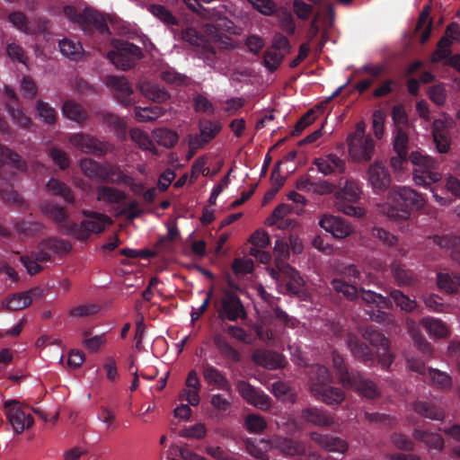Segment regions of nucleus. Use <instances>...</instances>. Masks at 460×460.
Returning a JSON list of instances; mask_svg holds the SVG:
<instances>
[{"instance_id": "nucleus-1", "label": "nucleus", "mask_w": 460, "mask_h": 460, "mask_svg": "<svg viewBox=\"0 0 460 460\" xmlns=\"http://www.w3.org/2000/svg\"><path fill=\"white\" fill-rule=\"evenodd\" d=\"M391 206L387 209V217L394 220H406L412 210L420 209L424 205V199L414 190L406 186H395L390 193Z\"/></svg>"}, {"instance_id": "nucleus-2", "label": "nucleus", "mask_w": 460, "mask_h": 460, "mask_svg": "<svg viewBox=\"0 0 460 460\" xmlns=\"http://www.w3.org/2000/svg\"><path fill=\"white\" fill-rule=\"evenodd\" d=\"M410 162L413 164V181L416 185L429 187L441 180L439 163L428 155L413 151L410 155Z\"/></svg>"}, {"instance_id": "nucleus-3", "label": "nucleus", "mask_w": 460, "mask_h": 460, "mask_svg": "<svg viewBox=\"0 0 460 460\" xmlns=\"http://www.w3.org/2000/svg\"><path fill=\"white\" fill-rule=\"evenodd\" d=\"M65 15L73 22L77 23L88 35L98 31L102 34H110V29L102 13L92 8L85 7L82 12L72 5L64 7Z\"/></svg>"}, {"instance_id": "nucleus-4", "label": "nucleus", "mask_w": 460, "mask_h": 460, "mask_svg": "<svg viewBox=\"0 0 460 460\" xmlns=\"http://www.w3.org/2000/svg\"><path fill=\"white\" fill-rule=\"evenodd\" d=\"M33 408L18 400H7L4 402V411L8 425L15 435H21L34 424Z\"/></svg>"}, {"instance_id": "nucleus-5", "label": "nucleus", "mask_w": 460, "mask_h": 460, "mask_svg": "<svg viewBox=\"0 0 460 460\" xmlns=\"http://www.w3.org/2000/svg\"><path fill=\"white\" fill-rule=\"evenodd\" d=\"M349 153L356 162H368L375 151V141L370 135H365L364 122H358L353 133L347 137Z\"/></svg>"}, {"instance_id": "nucleus-6", "label": "nucleus", "mask_w": 460, "mask_h": 460, "mask_svg": "<svg viewBox=\"0 0 460 460\" xmlns=\"http://www.w3.org/2000/svg\"><path fill=\"white\" fill-rule=\"evenodd\" d=\"M113 46L114 49L109 51L108 58L122 70L132 68L144 56L141 48L128 40H115Z\"/></svg>"}, {"instance_id": "nucleus-7", "label": "nucleus", "mask_w": 460, "mask_h": 460, "mask_svg": "<svg viewBox=\"0 0 460 460\" xmlns=\"http://www.w3.org/2000/svg\"><path fill=\"white\" fill-rule=\"evenodd\" d=\"M218 318L222 321L237 322L239 319L244 320L247 313L244 305L234 290L228 288L222 289V297L215 302Z\"/></svg>"}, {"instance_id": "nucleus-8", "label": "nucleus", "mask_w": 460, "mask_h": 460, "mask_svg": "<svg viewBox=\"0 0 460 460\" xmlns=\"http://www.w3.org/2000/svg\"><path fill=\"white\" fill-rule=\"evenodd\" d=\"M84 215L87 218L79 225L75 222L69 225V234L74 235L78 240L84 241L88 239L91 234L102 233L106 225L111 223L107 216L98 212H92L89 215L84 212Z\"/></svg>"}, {"instance_id": "nucleus-9", "label": "nucleus", "mask_w": 460, "mask_h": 460, "mask_svg": "<svg viewBox=\"0 0 460 460\" xmlns=\"http://www.w3.org/2000/svg\"><path fill=\"white\" fill-rule=\"evenodd\" d=\"M362 338L376 349L378 362L383 368L388 369L394 362V356L390 351L389 340L381 332L367 326L361 331Z\"/></svg>"}, {"instance_id": "nucleus-10", "label": "nucleus", "mask_w": 460, "mask_h": 460, "mask_svg": "<svg viewBox=\"0 0 460 460\" xmlns=\"http://www.w3.org/2000/svg\"><path fill=\"white\" fill-rule=\"evenodd\" d=\"M236 390L248 404L259 410L268 411L271 406L270 397L261 388L252 385L247 381L239 380L236 383Z\"/></svg>"}, {"instance_id": "nucleus-11", "label": "nucleus", "mask_w": 460, "mask_h": 460, "mask_svg": "<svg viewBox=\"0 0 460 460\" xmlns=\"http://www.w3.org/2000/svg\"><path fill=\"white\" fill-rule=\"evenodd\" d=\"M199 134L189 135V147L197 150L208 144L220 132L222 127L219 121L200 119L199 123Z\"/></svg>"}, {"instance_id": "nucleus-12", "label": "nucleus", "mask_w": 460, "mask_h": 460, "mask_svg": "<svg viewBox=\"0 0 460 460\" xmlns=\"http://www.w3.org/2000/svg\"><path fill=\"white\" fill-rule=\"evenodd\" d=\"M69 142L80 151L96 156H103L109 150V146L107 143L102 142L97 137L88 134H73L69 137Z\"/></svg>"}, {"instance_id": "nucleus-13", "label": "nucleus", "mask_w": 460, "mask_h": 460, "mask_svg": "<svg viewBox=\"0 0 460 460\" xmlns=\"http://www.w3.org/2000/svg\"><path fill=\"white\" fill-rule=\"evenodd\" d=\"M367 178L373 192L376 194H382L386 191L392 181L387 168L381 162H375L369 165Z\"/></svg>"}, {"instance_id": "nucleus-14", "label": "nucleus", "mask_w": 460, "mask_h": 460, "mask_svg": "<svg viewBox=\"0 0 460 460\" xmlns=\"http://www.w3.org/2000/svg\"><path fill=\"white\" fill-rule=\"evenodd\" d=\"M275 263L276 267L282 272L281 283L286 284L288 293L299 296L305 286V281L299 272L279 259H277Z\"/></svg>"}, {"instance_id": "nucleus-15", "label": "nucleus", "mask_w": 460, "mask_h": 460, "mask_svg": "<svg viewBox=\"0 0 460 460\" xmlns=\"http://www.w3.org/2000/svg\"><path fill=\"white\" fill-rule=\"evenodd\" d=\"M271 449L279 451L286 456H301L305 454V446L303 442L282 436H272L268 439Z\"/></svg>"}, {"instance_id": "nucleus-16", "label": "nucleus", "mask_w": 460, "mask_h": 460, "mask_svg": "<svg viewBox=\"0 0 460 460\" xmlns=\"http://www.w3.org/2000/svg\"><path fill=\"white\" fill-rule=\"evenodd\" d=\"M105 82L114 91V96L118 102L124 107L133 104L131 98L133 89L125 76L109 75Z\"/></svg>"}, {"instance_id": "nucleus-17", "label": "nucleus", "mask_w": 460, "mask_h": 460, "mask_svg": "<svg viewBox=\"0 0 460 460\" xmlns=\"http://www.w3.org/2000/svg\"><path fill=\"white\" fill-rule=\"evenodd\" d=\"M319 225L338 239L345 238L353 232L352 226L345 219L332 215H323Z\"/></svg>"}, {"instance_id": "nucleus-18", "label": "nucleus", "mask_w": 460, "mask_h": 460, "mask_svg": "<svg viewBox=\"0 0 460 460\" xmlns=\"http://www.w3.org/2000/svg\"><path fill=\"white\" fill-rule=\"evenodd\" d=\"M313 164L317 167L319 172L324 176L343 173L346 170V162L336 154H329L314 158Z\"/></svg>"}, {"instance_id": "nucleus-19", "label": "nucleus", "mask_w": 460, "mask_h": 460, "mask_svg": "<svg viewBox=\"0 0 460 460\" xmlns=\"http://www.w3.org/2000/svg\"><path fill=\"white\" fill-rule=\"evenodd\" d=\"M351 354L367 366H371L375 362V354L372 349L354 333H348L345 339Z\"/></svg>"}, {"instance_id": "nucleus-20", "label": "nucleus", "mask_w": 460, "mask_h": 460, "mask_svg": "<svg viewBox=\"0 0 460 460\" xmlns=\"http://www.w3.org/2000/svg\"><path fill=\"white\" fill-rule=\"evenodd\" d=\"M309 389L313 395L319 394L320 389L332 381L329 369L322 365H313L309 368Z\"/></svg>"}, {"instance_id": "nucleus-21", "label": "nucleus", "mask_w": 460, "mask_h": 460, "mask_svg": "<svg viewBox=\"0 0 460 460\" xmlns=\"http://www.w3.org/2000/svg\"><path fill=\"white\" fill-rule=\"evenodd\" d=\"M311 438L319 447L329 452L344 454L349 448V445L344 439L332 435L313 432Z\"/></svg>"}, {"instance_id": "nucleus-22", "label": "nucleus", "mask_w": 460, "mask_h": 460, "mask_svg": "<svg viewBox=\"0 0 460 460\" xmlns=\"http://www.w3.org/2000/svg\"><path fill=\"white\" fill-rule=\"evenodd\" d=\"M344 387L354 389L368 399H375L379 396L376 385L372 381L364 378L358 372L349 380Z\"/></svg>"}, {"instance_id": "nucleus-23", "label": "nucleus", "mask_w": 460, "mask_h": 460, "mask_svg": "<svg viewBox=\"0 0 460 460\" xmlns=\"http://www.w3.org/2000/svg\"><path fill=\"white\" fill-rule=\"evenodd\" d=\"M41 210L45 216L53 219L62 230L69 234V225L74 222L68 220L64 208L56 203L45 201L41 204Z\"/></svg>"}, {"instance_id": "nucleus-24", "label": "nucleus", "mask_w": 460, "mask_h": 460, "mask_svg": "<svg viewBox=\"0 0 460 460\" xmlns=\"http://www.w3.org/2000/svg\"><path fill=\"white\" fill-rule=\"evenodd\" d=\"M189 389H185L181 394V400L187 401L190 405L197 406L199 403L200 381L195 370H190L185 382Z\"/></svg>"}, {"instance_id": "nucleus-25", "label": "nucleus", "mask_w": 460, "mask_h": 460, "mask_svg": "<svg viewBox=\"0 0 460 460\" xmlns=\"http://www.w3.org/2000/svg\"><path fill=\"white\" fill-rule=\"evenodd\" d=\"M201 368L204 380L209 385L217 386L218 389L225 391L230 390L229 381L223 372L208 363L203 364Z\"/></svg>"}, {"instance_id": "nucleus-26", "label": "nucleus", "mask_w": 460, "mask_h": 460, "mask_svg": "<svg viewBox=\"0 0 460 460\" xmlns=\"http://www.w3.org/2000/svg\"><path fill=\"white\" fill-rule=\"evenodd\" d=\"M301 417L305 421L321 427H329L334 423V419L331 414L317 407L304 409Z\"/></svg>"}, {"instance_id": "nucleus-27", "label": "nucleus", "mask_w": 460, "mask_h": 460, "mask_svg": "<svg viewBox=\"0 0 460 460\" xmlns=\"http://www.w3.org/2000/svg\"><path fill=\"white\" fill-rule=\"evenodd\" d=\"M412 410L420 416L433 420H443L445 419V411L436 404L417 400L412 402Z\"/></svg>"}, {"instance_id": "nucleus-28", "label": "nucleus", "mask_w": 460, "mask_h": 460, "mask_svg": "<svg viewBox=\"0 0 460 460\" xmlns=\"http://www.w3.org/2000/svg\"><path fill=\"white\" fill-rule=\"evenodd\" d=\"M128 177L120 168L110 163H102L98 180L102 182L119 184L127 182Z\"/></svg>"}, {"instance_id": "nucleus-29", "label": "nucleus", "mask_w": 460, "mask_h": 460, "mask_svg": "<svg viewBox=\"0 0 460 460\" xmlns=\"http://www.w3.org/2000/svg\"><path fill=\"white\" fill-rule=\"evenodd\" d=\"M213 343L224 358L234 363H238L241 360L240 352L229 343L226 337L222 333H216L213 336Z\"/></svg>"}, {"instance_id": "nucleus-30", "label": "nucleus", "mask_w": 460, "mask_h": 460, "mask_svg": "<svg viewBox=\"0 0 460 460\" xmlns=\"http://www.w3.org/2000/svg\"><path fill=\"white\" fill-rule=\"evenodd\" d=\"M341 185V182L340 183ZM362 190L358 181L354 180H346L343 186L335 192L336 200H348L357 203L361 196Z\"/></svg>"}, {"instance_id": "nucleus-31", "label": "nucleus", "mask_w": 460, "mask_h": 460, "mask_svg": "<svg viewBox=\"0 0 460 460\" xmlns=\"http://www.w3.org/2000/svg\"><path fill=\"white\" fill-rule=\"evenodd\" d=\"M412 438L423 443L429 449L441 451L444 447V438L438 433L429 432L420 429H414Z\"/></svg>"}, {"instance_id": "nucleus-32", "label": "nucleus", "mask_w": 460, "mask_h": 460, "mask_svg": "<svg viewBox=\"0 0 460 460\" xmlns=\"http://www.w3.org/2000/svg\"><path fill=\"white\" fill-rule=\"evenodd\" d=\"M9 164L21 172H26L28 165L22 156L10 148L0 144V167Z\"/></svg>"}, {"instance_id": "nucleus-33", "label": "nucleus", "mask_w": 460, "mask_h": 460, "mask_svg": "<svg viewBox=\"0 0 460 460\" xmlns=\"http://www.w3.org/2000/svg\"><path fill=\"white\" fill-rule=\"evenodd\" d=\"M434 243L441 248L450 250L452 260L460 265V236L435 235Z\"/></svg>"}, {"instance_id": "nucleus-34", "label": "nucleus", "mask_w": 460, "mask_h": 460, "mask_svg": "<svg viewBox=\"0 0 460 460\" xmlns=\"http://www.w3.org/2000/svg\"><path fill=\"white\" fill-rule=\"evenodd\" d=\"M96 198L108 204H119L127 199V194L116 188L102 185L96 189Z\"/></svg>"}, {"instance_id": "nucleus-35", "label": "nucleus", "mask_w": 460, "mask_h": 460, "mask_svg": "<svg viewBox=\"0 0 460 460\" xmlns=\"http://www.w3.org/2000/svg\"><path fill=\"white\" fill-rule=\"evenodd\" d=\"M138 89L145 97L156 102H164L170 98L167 91L148 81L140 82Z\"/></svg>"}, {"instance_id": "nucleus-36", "label": "nucleus", "mask_w": 460, "mask_h": 460, "mask_svg": "<svg viewBox=\"0 0 460 460\" xmlns=\"http://www.w3.org/2000/svg\"><path fill=\"white\" fill-rule=\"evenodd\" d=\"M420 324L429 335H432L435 338L442 339L449 335V329L447 325L440 319L424 317L420 320Z\"/></svg>"}, {"instance_id": "nucleus-37", "label": "nucleus", "mask_w": 460, "mask_h": 460, "mask_svg": "<svg viewBox=\"0 0 460 460\" xmlns=\"http://www.w3.org/2000/svg\"><path fill=\"white\" fill-rule=\"evenodd\" d=\"M359 294L362 300L367 305V308L372 307L373 305H376V307L379 308H393L392 300L381 294L376 293L372 290L365 289L363 288L358 291V295Z\"/></svg>"}, {"instance_id": "nucleus-38", "label": "nucleus", "mask_w": 460, "mask_h": 460, "mask_svg": "<svg viewBox=\"0 0 460 460\" xmlns=\"http://www.w3.org/2000/svg\"><path fill=\"white\" fill-rule=\"evenodd\" d=\"M314 396L328 405H338L345 398L344 392L341 389L331 386L330 384L320 389L319 394Z\"/></svg>"}, {"instance_id": "nucleus-39", "label": "nucleus", "mask_w": 460, "mask_h": 460, "mask_svg": "<svg viewBox=\"0 0 460 460\" xmlns=\"http://www.w3.org/2000/svg\"><path fill=\"white\" fill-rule=\"evenodd\" d=\"M63 115L79 124L88 119L87 111L78 103L72 100L66 101L62 106Z\"/></svg>"}, {"instance_id": "nucleus-40", "label": "nucleus", "mask_w": 460, "mask_h": 460, "mask_svg": "<svg viewBox=\"0 0 460 460\" xmlns=\"http://www.w3.org/2000/svg\"><path fill=\"white\" fill-rule=\"evenodd\" d=\"M46 187L52 194L63 198L66 203L71 205L75 204V197L71 189L60 180L50 178Z\"/></svg>"}, {"instance_id": "nucleus-41", "label": "nucleus", "mask_w": 460, "mask_h": 460, "mask_svg": "<svg viewBox=\"0 0 460 460\" xmlns=\"http://www.w3.org/2000/svg\"><path fill=\"white\" fill-rule=\"evenodd\" d=\"M33 292L34 290L31 289L27 292L14 294L3 301L2 305L9 311L22 310L31 304V294Z\"/></svg>"}, {"instance_id": "nucleus-42", "label": "nucleus", "mask_w": 460, "mask_h": 460, "mask_svg": "<svg viewBox=\"0 0 460 460\" xmlns=\"http://www.w3.org/2000/svg\"><path fill=\"white\" fill-rule=\"evenodd\" d=\"M102 121L114 131L119 139L125 140L127 138V122L122 118L106 112L102 115Z\"/></svg>"}, {"instance_id": "nucleus-43", "label": "nucleus", "mask_w": 460, "mask_h": 460, "mask_svg": "<svg viewBox=\"0 0 460 460\" xmlns=\"http://www.w3.org/2000/svg\"><path fill=\"white\" fill-rule=\"evenodd\" d=\"M392 273L396 284L400 287H407L414 284L415 273L402 264H393Z\"/></svg>"}, {"instance_id": "nucleus-44", "label": "nucleus", "mask_w": 460, "mask_h": 460, "mask_svg": "<svg viewBox=\"0 0 460 460\" xmlns=\"http://www.w3.org/2000/svg\"><path fill=\"white\" fill-rule=\"evenodd\" d=\"M9 22L20 31L28 34L34 35L37 33L36 28L32 26L27 16L20 11H14L8 15Z\"/></svg>"}, {"instance_id": "nucleus-45", "label": "nucleus", "mask_w": 460, "mask_h": 460, "mask_svg": "<svg viewBox=\"0 0 460 460\" xmlns=\"http://www.w3.org/2000/svg\"><path fill=\"white\" fill-rule=\"evenodd\" d=\"M148 11L166 26L178 25L179 23L178 19L163 4H152L148 6Z\"/></svg>"}, {"instance_id": "nucleus-46", "label": "nucleus", "mask_w": 460, "mask_h": 460, "mask_svg": "<svg viewBox=\"0 0 460 460\" xmlns=\"http://www.w3.org/2000/svg\"><path fill=\"white\" fill-rule=\"evenodd\" d=\"M164 114V108L158 105L135 108V117L140 122L154 121Z\"/></svg>"}, {"instance_id": "nucleus-47", "label": "nucleus", "mask_w": 460, "mask_h": 460, "mask_svg": "<svg viewBox=\"0 0 460 460\" xmlns=\"http://www.w3.org/2000/svg\"><path fill=\"white\" fill-rule=\"evenodd\" d=\"M41 243L51 258L57 254L66 253L71 250V244L68 242L56 237L45 239Z\"/></svg>"}, {"instance_id": "nucleus-48", "label": "nucleus", "mask_w": 460, "mask_h": 460, "mask_svg": "<svg viewBox=\"0 0 460 460\" xmlns=\"http://www.w3.org/2000/svg\"><path fill=\"white\" fill-rule=\"evenodd\" d=\"M438 286L447 293L456 292L460 288V272L455 274L438 273Z\"/></svg>"}, {"instance_id": "nucleus-49", "label": "nucleus", "mask_w": 460, "mask_h": 460, "mask_svg": "<svg viewBox=\"0 0 460 460\" xmlns=\"http://www.w3.org/2000/svg\"><path fill=\"white\" fill-rule=\"evenodd\" d=\"M130 138L141 149L150 151L153 155H158V150L155 148L149 136L139 128H132L130 130Z\"/></svg>"}, {"instance_id": "nucleus-50", "label": "nucleus", "mask_w": 460, "mask_h": 460, "mask_svg": "<svg viewBox=\"0 0 460 460\" xmlns=\"http://www.w3.org/2000/svg\"><path fill=\"white\" fill-rule=\"evenodd\" d=\"M389 296L402 311L411 313L417 307L416 301L410 298L409 296L405 295L399 289H392L389 292Z\"/></svg>"}, {"instance_id": "nucleus-51", "label": "nucleus", "mask_w": 460, "mask_h": 460, "mask_svg": "<svg viewBox=\"0 0 460 460\" xmlns=\"http://www.w3.org/2000/svg\"><path fill=\"white\" fill-rule=\"evenodd\" d=\"M60 52L74 60H77L83 55L82 44L69 39H63L59 41Z\"/></svg>"}, {"instance_id": "nucleus-52", "label": "nucleus", "mask_w": 460, "mask_h": 460, "mask_svg": "<svg viewBox=\"0 0 460 460\" xmlns=\"http://www.w3.org/2000/svg\"><path fill=\"white\" fill-rule=\"evenodd\" d=\"M153 136L158 145L166 148L173 147L179 139V136L175 131L167 128L155 129L153 131Z\"/></svg>"}, {"instance_id": "nucleus-53", "label": "nucleus", "mask_w": 460, "mask_h": 460, "mask_svg": "<svg viewBox=\"0 0 460 460\" xmlns=\"http://www.w3.org/2000/svg\"><path fill=\"white\" fill-rule=\"evenodd\" d=\"M331 285L335 292L342 294L348 300L353 301L358 297V290L356 286L349 284L343 279H333Z\"/></svg>"}, {"instance_id": "nucleus-54", "label": "nucleus", "mask_w": 460, "mask_h": 460, "mask_svg": "<svg viewBox=\"0 0 460 460\" xmlns=\"http://www.w3.org/2000/svg\"><path fill=\"white\" fill-rule=\"evenodd\" d=\"M332 364L336 370V375L339 378V381L343 386L348 384L349 380L357 373L348 369L344 363L343 358L339 354L333 353Z\"/></svg>"}, {"instance_id": "nucleus-55", "label": "nucleus", "mask_w": 460, "mask_h": 460, "mask_svg": "<svg viewBox=\"0 0 460 460\" xmlns=\"http://www.w3.org/2000/svg\"><path fill=\"white\" fill-rule=\"evenodd\" d=\"M244 427L250 433L260 434L267 428V421L259 414L250 413L244 419Z\"/></svg>"}, {"instance_id": "nucleus-56", "label": "nucleus", "mask_w": 460, "mask_h": 460, "mask_svg": "<svg viewBox=\"0 0 460 460\" xmlns=\"http://www.w3.org/2000/svg\"><path fill=\"white\" fill-rule=\"evenodd\" d=\"M432 23L429 21V13L427 11H422L418 18L415 32L420 33V42L425 43L430 36L431 33Z\"/></svg>"}, {"instance_id": "nucleus-57", "label": "nucleus", "mask_w": 460, "mask_h": 460, "mask_svg": "<svg viewBox=\"0 0 460 460\" xmlns=\"http://www.w3.org/2000/svg\"><path fill=\"white\" fill-rule=\"evenodd\" d=\"M198 55L199 58L203 59L204 62L211 67L216 66L217 61L219 58L218 53L209 42H204L202 44L198 50Z\"/></svg>"}, {"instance_id": "nucleus-58", "label": "nucleus", "mask_w": 460, "mask_h": 460, "mask_svg": "<svg viewBox=\"0 0 460 460\" xmlns=\"http://www.w3.org/2000/svg\"><path fill=\"white\" fill-rule=\"evenodd\" d=\"M452 40L447 36L444 35L438 43V49H436L432 55V60L434 62L448 59L451 57L450 46Z\"/></svg>"}, {"instance_id": "nucleus-59", "label": "nucleus", "mask_w": 460, "mask_h": 460, "mask_svg": "<svg viewBox=\"0 0 460 460\" xmlns=\"http://www.w3.org/2000/svg\"><path fill=\"white\" fill-rule=\"evenodd\" d=\"M279 25L280 29L288 35L292 36L296 32V22L291 12L287 9L279 13Z\"/></svg>"}, {"instance_id": "nucleus-60", "label": "nucleus", "mask_w": 460, "mask_h": 460, "mask_svg": "<svg viewBox=\"0 0 460 460\" xmlns=\"http://www.w3.org/2000/svg\"><path fill=\"white\" fill-rule=\"evenodd\" d=\"M102 164L92 158H83L80 161L79 166L85 176L98 180Z\"/></svg>"}, {"instance_id": "nucleus-61", "label": "nucleus", "mask_w": 460, "mask_h": 460, "mask_svg": "<svg viewBox=\"0 0 460 460\" xmlns=\"http://www.w3.org/2000/svg\"><path fill=\"white\" fill-rule=\"evenodd\" d=\"M37 112L47 124H54L57 120V111L48 102L41 100L37 102Z\"/></svg>"}, {"instance_id": "nucleus-62", "label": "nucleus", "mask_w": 460, "mask_h": 460, "mask_svg": "<svg viewBox=\"0 0 460 460\" xmlns=\"http://www.w3.org/2000/svg\"><path fill=\"white\" fill-rule=\"evenodd\" d=\"M372 236L378 240L382 244L388 246V247H394L397 244L398 239L397 237L390 233L389 231L375 226L372 229Z\"/></svg>"}, {"instance_id": "nucleus-63", "label": "nucleus", "mask_w": 460, "mask_h": 460, "mask_svg": "<svg viewBox=\"0 0 460 460\" xmlns=\"http://www.w3.org/2000/svg\"><path fill=\"white\" fill-rule=\"evenodd\" d=\"M282 59L283 55L280 54L278 50L270 48L268 49L264 53L263 65L269 71L273 72L279 67Z\"/></svg>"}, {"instance_id": "nucleus-64", "label": "nucleus", "mask_w": 460, "mask_h": 460, "mask_svg": "<svg viewBox=\"0 0 460 460\" xmlns=\"http://www.w3.org/2000/svg\"><path fill=\"white\" fill-rule=\"evenodd\" d=\"M292 10L299 20L306 21L313 13L314 8L304 0H293Z\"/></svg>"}]
</instances>
